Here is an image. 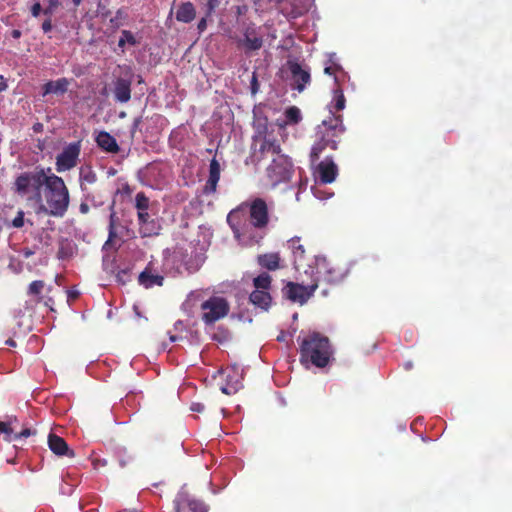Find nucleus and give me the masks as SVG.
I'll use <instances>...</instances> for the list:
<instances>
[{
  "label": "nucleus",
  "instance_id": "nucleus-52",
  "mask_svg": "<svg viewBox=\"0 0 512 512\" xmlns=\"http://www.w3.org/2000/svg\"><path fill=\"white\" fill-rule=\"evenodd\" d=\"M34 254V251H32L31 249L29 248H25L22 250V255L24 258H29L31 257L32 255Z\"/></svg>",
  "mask_w": 512,
  "mask_h": 512
},
{
  "label": "nucleus",
  "instance_id": "nucleus-26",
  "mask_svg": "<svg viewBox=\"0 0 512 512\" xmlns=\"http://www.w3.org/2000/svg\"><path fill=\"white\" fill-rule=\"evenodd\" d=\"M258 264L267 270H277L280 267V256L278 253L261 254L257 258Z\"/></svg>",
  "mask_w": 512,
  "mask_h": 512
},
{
  "label": "nucleus",
  "instance_id": "nucleus-45",
  "mask_svg": "<svg viewBox=\"0 0 512 512\" xmlns=\"http://www.w3.org/2000/svg\"><path fill=\"white\" fill-rule=\"evenodd\" d=\"M250 88H251V93L252 94L257 93V91L259 89V83H258L257 76H256L255 73H253V75H252V79H251V82H250Z\"/></svg>",
  "mask_w": 512,
  "mask_h": 512
},
{
  "label": "nucleus",
  "instance_id": "nucleus-17",
  "mask_svg": "<svg viewBox=\"0 0 512 512\" xmlns=\"http://www.w3.org/2000/svg\"><path fill=\"white\" fill-rule=\"evenodd\" d=\"M319 179L324 184L332 183L338 174V168L331 158L321 161L317 167Z\"/></svg>",
  "mask_w": 512,
  "mask_h": 512
},
{
  "label": "nucleus",
  "instance_id": "nucleus-19",
  "mask_svg": "<svg viewBox=\"0 0 512 512\" xmlns=\"http://www.w3.org/2000/svg\"><path fill=\"white\" fill-rule=\"evenodd\" d=\"M114 97L120 103H126L131 99V81L118 78L114 83Z\"/></svg>",
  "mask_w": 512,
  "mask_h": 512
},
{
  "label": "nucleus",
  "instance_id": "nucleus-33",
  "mask_svg": "<svg viewBox=\"0 0 512 512\" xmlns=\"http://www.w3.org/2000/svg\"><path fill=\"white\" fill-rule=\"evenodd\" d=\"M73 255V246L70 241H61L57 252L58 259H68Z\"/></svg>",
  "mask_w": 512,
  "mask_h": 512
},
{
  "label": "nucleus",
  "instance_id": "nucleus-5",
  "mask_svg": "<svg viewBox=\"0 0 512 512\" xmlns=\"http://www.w3.org/2000/svg\"><path fill=\"white\" fill-rule=\"evenodd\" d=\"M50 173H52L51 168L46 172L42 167L21 173L14 181L15 192L20 196H27L29 200L42 202V191Z\"/></svg>",
  "mask_w": 512,
  "mask_h": 512
},
{
  "label": "nucleus",
  "instance_id": "nucleus-3",
  "mask_svg": "<svg viewBox=\"0 0 512 512\" xmlns=\"http://www.w3.org/2000/svg\"><path fill=\"white\" fill-rule=\"evenodd\" d=\"M299 353L302 364L324 368L329 364L333 350L328 337L313 332L302 339Z\"/></svg>",
  "mask_w": 512,
  "mask_h": 512
},
{
  "label": "nucleus",
  "instance_id": "nucleus-48",
  "mask_svg": "<svg viewBox=\"0 0 512 512\" xmlns=\"http://www.w3.org/2000/svg\"><path fill=\"white\" fill-rule=\"evenodd\" d=\"M125 276H128V270H120L117 275H116V278H117V281L122 283V284H125L126 280L124 279Z\"/></svg>",
  "mask_w": 512,
  "mask_h": 512
},
{
  "label": "nucleus",
  "instance_id": "nucleus-35",
  "mask_svg": "<svg viewBox=\"0 0 512 512\" xmlns=\"http://www.w3.org/2000/svg\"><path fill=\"white\" fill-rule=\"evenodd\" d=\"M135 207L137 210H148L149 209V198L144 192H138L135 196Z\"/></svg>",
  "mask_w": 512,
  "mask_h": 512
},
{
  "label": "nucleus",
  "instance_id": "nucleus-54",
  "mask_svg": "<svg viewBox=\"0 0 512 512\" xmlns=\"http://www.w3.org/2000/svg\"><path fill=\"white\" fill-rule=\"evenodd\" d=\"M8 88V85L6 82L2 81L0 82V93L5 91Z\"/></svg>",
  "mask_w": 512,
  "mask_h": 512
},
{
  "label": "nucleus",
  "instance_id": "nucleus-32",
  "mask_svg": "<svg viewBox=\"0 0 512 512\" xmlns=\"http://www.w3.org/2000/svg\"><path fill=\"white\" fill-rule=\"evenodd\" d=\"M332 107L335 111H342L346 105V99L343 90L338 87L334 89Z\"/></svg>",
  "mask_w": 512,
  "mask_h": 512
},
{
  "label": "nucleus",
  "instance_id": "nucleus-37",
  "mask_svg": "<svg viewBox=\"0 0 512 512\" xmlns=\"http://www.w3.org/2000/svg\"><path fill=\"white\" fill-rule=\"evenodd\" d=\"M126 43H129L131 45H135L136 44V39L134 37V35L132 34V32L128 31V30H123L122 33H121V37L118 41V46L119 47H124Z\"/></svg>",
  "mask_w": 512,
  "mask_h": 512
},
{
  "label": "nucleus",
  "instance_id": "nucleus-62",
  "mask_svg": "<svg viewBox=\"0 0 512 512\" xmlns=\"http://www.w3.org/2000/svg\"><path fill=\"white\" fill-rule=\"evenodd\" d=\"M120 116H121V117H125V113H124V112H122V113L120 114Z\"/></svg>",
  "mask_w": 512,
  "mask_h": 512
},
{
  "label": "nucleus",
  "instance_id": "nucleus-13",
  "mask_svg": "<svg viewBox=\"0 0 512 512\" xmlns=\"http://www.w3.org/2000/svg\"><path fill=\"white\" fill-rule=\"evenodd\" d=\"M222 374L224 375L225 380V383L220 386L222 393L226 395H233L243 387L242 371L237 365L227 367Z\"/></svg>",
  "mask_w": 512,
  "mask_h": 512
},
{
  "label": "nucleus",
  "instance_id": "nucleus-28",
  "mask_svg": "<svg viewBox=\"0 0 512 512\" xmlns=\"http://www.w3.org/2000/svg\"><path fill=\"white\" fill-rule=\"evenodd\" d=\"M288 246L292 250L294 255V261L295 263L302 261L305 255V249L304 246L300 243L299 237L291 238L288 241Z\"/></svg>",
  "mask_w": 512,
  "mask_h": 512
},
{
  "label": "nucleus",
  "instance_id": "nucleus-40",
  "mask_svg": "<svg viewBox=\"0 0 512 512\" xmlns=\"http://www.w3.org/2000/svg\"><path fill=\"white\" fill-rule=\"evenodd\" d=\"M48 6L43 10L45 16L51 17L55 9H57L61 3L59 0H47Z\"/></svg>",
  "mask_w": 512,
  "mask_h": 512
},
{
  "label": "nucleus",
  "instance_id": "nucleus-7",
  "mask_svg": "<svg viewBox=\"0 0 512 512\" xmlns=\"http://www.w3.org/2000/svg\"><path fill=\"white\" fill-rule=\"evenodd\" d=\"M81 153V141H76L66 145L62 152L56 157V171L61 173L69 171L77 166Z\"/></svg>",
  "mask_w": 512,
  "mask_h": 512
},
{
  "label": "nucleus",
  "instance_id": "nucleus-47",
  "mask_svg": "<svg viewBox=\"0 0 512 512\" xmlns=\"http://www.w3.org/2000/svg\"><path fill=\"white\" fill-rule=\"evenodd\" d=\"M141 117H137L133 120V124L131 127V136L134 137L135 132L138 130L139 125L141 124Z\"/></svg>",
  "mask_w": 512,
  "mask_h": 512
},
{
  "label": "nucleus",
  "instance_id": "nucleus-53",
  "mask_svg": "<svg viewBox=\"0 0 512 512\" xmlns=\"http://www.w3.org/2000/svg\"><path fill=\"white\" fill-rule=\"evenodd\" d=\"M22 33L20 30L18 29H14L12 30L11 32V36L14 38V39H19L21 37Z\"/></svg>",
  "mask_w": 512,
  "mask_h": 512
},
{
  "label": "nucleus",
  "instance_id": "nucleus-50",
  "mask_svg": "<svg viewBox=\"0 0 512 512\" xmlns=\"http://www.w3.org/2000/svg\"><path fill=\"white\" fill-rule=\"evenodd\" d=\"M90 208L87 202H81L79 205V211L81 214H87L89 212Z\"/></svg>",
  "mask_w": 512,
  "mask_h": 512
},
{
  "label": "nucleus",
  "instance_id": "nucleus-36",
  "mask_svg": "<svg viewBox=\"0 0 512 512\" xmlns=\"http://www.w3.org/2000/svg\"><path fill=\"white\" fill-rule=\"evenodd\" d=\"M159 230H160V226L157 225L155 220H151L150 223H149V226H144V227L140 228V232L145 237L153 236V235H158L159 234Z\"/></svg>",
  "mask_w": 512,
  "mask_h": 512
},
{
  "label": "nucleus",
  "instance_id": "nucleus-31",
  "mask_svg": "<svg viewBox=\"0 0 512 512\" xmlns=\"http://www.w3.org/2000/svg\"><path fill=\"white\" fill-rule=\"evenodd\" d=\"M113 209H114V204H112V206H111L112 211L110 213L109 227H108L109 235H108V241L106 242V244L110 241H113L117 237L116 226L119 224V218Z\"/></svg>",
  "mask_w": 512,
  "mask_h": 512
},
{
  "label": "nucleus",
  "instance_id": "nucleus-59",
  "mask_svg": "<svg viewBox=\"0 0 512 512\" xmlns=\"http://www.w3.org/2000/svg\"><path fill=\"white\" fill-rule=\"evenodd\" d=\"M109 10H105L102 12V16L107 17L109 15Z\"/></svg>",
  "mask_w": 512,
  "mask_h": 512
},
{
  "label": "nucleus",
  "instance_id": "nucleus-22",
  "mask_svg": "<svg viewBox=\"0 0 512 512\" xmlns=\"http://www.w3.org/2000/svg\"><path fill=\"white\" fill-rule=\"evenodd\" d=\"M196 17V10L191 2H184L179 5L176 11V20L182 23H190Z\"/></svg>",
  "mask_w": 512,
  "mask_h": 512
},
{
  "label": "nucleus",
  "instance_id": "nucleus-39",
  "mask_svg": "<svg viewBox=\"0 0 512 512\" xmlns=\"http://www.w3.org/2000/svg\"><path fill=\"white\" fill-rule=\"evenodd\" d=\"M33 434H35V431H32L30 428H25L20 432H15V434H13V437H6V440L9 442L16 441L22 438H27Z\"/></svg>",
  "mask_w": 512,
  "mask_h": 512
},
{
  "label": "nucleus",
  "instance_id": "nucleus-42",
  "mask_svg": "<svg viewBox=\"0 0 512 512\" xmlns=\"http://www.w3.org/2000/svg\"><path fill=\"white\" fill-rule=\"evenodd\" d=\"M0 433L5 434V438L13 437V434H15V432L11 428V421H9V422L0 421Z\"/></svg>",
  "mask_w": 512,
  "mask_h": 512
},
{
  "label": "nucleus",
  "instance_id": "nucleus-49",
  "mask_svg": "<svg viewBox=\"0 0 512 512\" xmlns=\"http://www.w3.org/2000/svg\"><path fill=\"white\" fill-rule=\"evenodd\" d=\"M206 28H207V20L204 17V18L200 19V21L198 22L197 29H198L199 33H202L206 30Z\"/></svg>",
  "mask_w": 512,
  "mask_h": 512
},
{
  "label": "nucleus",
  "instance_id": "nucleus-10",
  "mask_svg": "<svg viewBox=\"0 0 512 512\" xmlns=\"http://www.w3.org/2000/svg\"><path fill=\"white\" fill-rule=\"evenodd\" d=\"M287 67L291 75V87L299 93L303 92L311 82V75L308 68H304L294 60L287 61Z\"/></svg>",
  "mask_w": 512,
  "mask_h": 512
},
{
  "label": "nucleus",
  "instance_id": "nucleus-16",
  "mask_svg": "<svg viewBox=\"0 0 512 512\" xmlns=\"http://www.w3.org/2000/svg\"><path fill=\"white\" fill-rule=\"evenodd\" d=\"M221 167L218 160L214 157L210 161L209 165V176L206 181V184L203 188V193L205 195L214 194L217 190V185L220 180Z\"/></svg>",
  "mask_w": 512,
  "mask_h": 512
},
{
  "label": "nucleus",
  "instance_id": "nucleus-20",
  "mask_svg": "<svg viewBox=\"0 0 512 512\" xmlns=\"http://www.w3.org/2000/svg\"><path fill=\"white\" fill-rule=\"evenodd\" d=\"M281 147L277 139L270 138V137H264V139L261 142L260 148H259V154L260 156L257 157V161H261L265 158L267 154L271 155H280Z\"/></svg>",
  "mask_w": 512,
  "mask_h": 512
},
{
  "label": "nucleus",
  "instance_id": "nucleus-44",
  "mask_svg": "<svg viewBox=\"0 0 512 512\" xmlns=\"http://www.w3.org/2000/svg\"><path fill=\"white\" fill-rule=\"evenodd\" d=\"M42 6L39 1H34L30 7V12L33 17H38L41 13H43Z\"/></svg>",
  "mask_w": 512,
  "mask_h": 512
},
{
  "label": "nucleus",
  "instance_id": "nucleus-24",
  "mask_svg": "<svg viewBox=\"0 0 512 512\" xmlns=\"http://www.w3.org/2000/svg\"><path fill=\"white\" fill-rule=\"evenodd\" d=\"M138 282L140 285L144 286L145 288L149 289L153 286H162L164 283V277L161 275H154L151 274L147 269L142 271L139 274Z\"/></svg>",
  "mask_w": 512,
  "mask_h": 512
},
{
  "label": "nucleus",
  "instance_id": "nucleus-11",
  "mask_svg": "<svg viewBox=\"0 0 512 512\" xmlns=\"http://www.w3.org/2000/svg\"><path fill=\"white\" fill-rule=\"evenodd\" d=\"M317 288V282L313 281L307 286L288 282L283 291L289 300L304 304L313 295Z\"/></svg>",
  "mask_w": 512,
  "mask_h": 512
},
{
  "label": "nucleus",
  "instance_id": "nucleus-18",
  "mask_svg": "<svg viewBox=\"0 0 512 512\" xmlns=\"http://www.w3.org/2000/svg\"><path fill=\"white\" fill-rule=\"evenodd\" d=\"M95 141L98 147L105 152L116 154L120 150L116 139L106 131H100L97 134Z\"/></svg>",
  "mask_w": 512,
  "mask_h": 512
},
{
  "label": "nucleus",
  "instance_id": "nucleus-34",
  "mask_svg": "<svg viewBox=\"0 0 512 512\" xmlns=\"http://www.w3.org/2000/svg\"><path fill=\"white\" fill-rule=\"evenodd\" d=\"M285 117L289 123L297 124L301 120L300 109L296 106H291L285 111Z\"/></svg>",
  "mask_w": 512,
  "mask_h": 512
},
{
  "label": "nucleus",
  "instance_id": "nucleus-25",
  "mask_svg": "<svg viewBox=\"0 0 512 512\" xmlns=\"http://www.w3.org/2000/svg\"><path fill=\"white\" fill-rule=\"evenodd\" d=\"M80 187L82 191H86V184L92 185L97 181V174L92 166L84 165L79 170Z\"/></svg>",
  "mask_w": 512,
  "mask_h": 512
},
{
  "label": "nucleus",
  "instance_id": "nucleus-6",
  "mask_svg": "<svg viewBox=\"0 0 512 512\" xmlns=\"http://www.w3.org/2000/svg\"><path fill=\"white\" fill-rule=\"evenodd\" d=\"M201 319L206 326H212L224 319L230 311V305L222 296H211L200 305Z\"/></svg>",
  "mask_w": 512,
  "mask_h": 512
},
{
  "label": "nucleus",
  "instance_id": "nucleus-29",
  "mask_svg": "<svg viewBox=\"0 0 512 512\" xmlns=\"http://www.w3.org/2000/svg\"><path fill=\"white\" fill-rule=\"evenodd\" d=\"M271 281V276L268 273L263 272L254 278L253 285L255 289L269 291L271 288Z\"/></svg>",
  "mask_w": 512,
  "mask_h": 512
},
{
  "label": "nucleus",
  "instance_id": "nucleus-14",
  "mask_svg": "<svg viewBox=\"0 0 512 512\" xmlns=\"http://www.w3.org/2000/svg\"><path fill=\"white\" fill-rule=\"evenodd\" d=\"M291 164L284 155H278L273 158L272 163L268 166V176L275 182H280L288 178Z\"/></svg>",
  "mask_w": 512,
  "mask_h": 512
},
{
  "label": "nucleus",
  "instance_id": "nucleus-1",
  "mask_svg": "<svg viewBox=\"0 0 512 512\" xmlns=\"http://www.w3.org/2000/svg\"><path fill=\"white\" fill-rule=\"evenodd\" d=\"M227 223L238 240H249V244H258L263 235L252 234V228L264 230L269 223L268 206L262 198L243 203L227 216Z\"/></svg>",
  "mask_w": 512,
  "mask_h": 512
},
{
  "label": "nucleus",
  "instance_id": "nucleus-61",
  "mask_svg": "<svg viewBox=\"0 0 512 512\" xmlns=\"http://www.w3.org/2000/svg\"><path fill=\"white\" fill-rule=\"evenodd\" d=\"M122 13H123V12H122V10H121V9H119V10L117 11V13H116L117 17H122Z\"/></svg>",
  "mask_w": 512,
  "mask_h": 512
},
{
  "label": "nucleus",
  "instance_id": "nucleus-58",
  "mask_svg": "<svg viewBox=\"0 0 512 512\" xmlns=\"http://www.w3.org/2000/svg\"><path fill=\"white\" fill-rule=\"evenodd\" d=\"M81 1H82V0H72L73 4H74L75 6H79V5L81 4Z\"/></svg>",
  "mask_w": 512,
  "mask_h": 512
},
{
  "label": "nucleus",
  "instance_id": "nucleus-12",
  "mask_svg": "<svg viewBox=\"0 0 512 512\" xmlns=\"http://www.w3.org/2000/svg\"><path fill=\"white\" fill-rule=\"evenodd\" d=\"M341 274L338 269L332 267L329 261L325 257L315 258V275L313 276V282H317V286L320 281L333 283L339 280Z\"/></svg>",
  "mask_w": 512,
  "mask_h": 512
},
{
  "label": "nucleus",
  "instance_id": "nucleus-2",
  "mask_svg": "<svg viewBox=\"0 0 512 512\" xmlns=\"http://www.w3.org/2000/svg\"><path fill=\"white\" fill-rule=\"evenodd\" d=\"M39 204L38 212H43L48 216L63 217L70 204V193L64 180L50 173L49 179L42 191V202Z\"/></svg>",
  "mask_w": 512,
  "mask_h": 512
},
{
  "label": "nucleus",
  "instance_id": "nucleus-60",
  "mask_svg": "<svg viewBox=\"0 0 512 512\" xmlns=\"http://www.w3.org/2000/svg\"><path fill=\"white\" fill-rule=\"evenodd\" d=\"M85 199H86V200H92L91 194H90V193H87V194L85 195Z\"/></svg>",
  "mask_w": 512,
  "mask_h": 512
},
{
  "label": "nucleus",
  "instance_id": "nucleus-43",
  "mask_svg": "<svg viewBox=\"0 0 512 512\" xmlns=\"http://www.w3.org/2000/svg\"><path fill=\"white\" fill-rule=\"evenodd\" d=\"M24 212L22 210L17 212L16 217L12 220V226L14 228H21L24 225Z\"/></svg>",
  "mask_w": 512,
  "mask_h": 512
},
{
  "label": "nucleus",
  "instance_id": "nucleus-51",
  "mask_svg": "<svg viewBox=\"0 0 512 512\" xmlns=\"http://www.w3.org/2000/svg\"><path fill=\"white\" fill-rule=\"evenodd\" d=\"M191 410L196 411V412H203L204 405L201 403H193L191 406Z\"/></svg>",
  "mask_w": 512,
  "mask_h": 512
},
{
  "label": "nucleus",
  "instance_id": "nucleus-38",
  "mask_svg": "<svg viewBox=\"0 0 512 512\" xmlns=\"http://www.w3.org/2000/svg\"><path fill=\"white\" fill-rule=\"evenodd\" d=\"M330 62H331L330 65H327L324 68V73L327 75H330V76H334L335 83L338 84V78L336 76V73L341 70V66L339 64L333 62L332 60H330Z\"/></svg>",
  "mask_w": 512,
  "mask_h": 512
},
{
  "label": "nucleus",
  "instance_id": "nucleus-8",
  "mask_svg": "<svg viewBox=\"0 0 512 512\" xmlns=\"http://www.w3.org/2000/svg\"><path fill=\"white\" fill-rule=\"evenodd\" d=\"M263 44V35L254 24L248 25L243 31V37L237 40L238 47L242 48L247 55L260 50Z\"/></svg>",
  "mask_w": 512,
  "mask_h": 512
},
{
  "label": "nucleus",
  "instance_id": "nucleus-21",
  "mask_svg": "<svg viewBox=\"0 0 512 512\" xmlns=\"http://www.w3.org/2000/svg\"><path fill=\"white\" fill-rule=\"evenodd\" d=\"M250 302L263 310H267L272 302L269 291L255 289L249 296Z\"/></svg>",
  "mask_w": 512,
  "mask_h": 512
},
{
  "label": "nucleus",
  "instance_id": "nucleus-56",
  "mask_svg": "<svg viewBox=\"0 0 512 512\" xmlns=\"http://www.w3.org/2000/svg\"><path fill=\"white\" fill-rule=\"evenodd\" d=\"M6 343H7L9 346H13V347L16 345L15 341H14V340H12V339L7 340V342H6Z\"/></svg>",
  "mask_w": 512,
  "mask_h": 512
},
{
  "label": "nucleus",
  "instance_id": "nucleus-57",
  "mask_svg": "<svg viewBox=\"0 0 512 512\" xmlns=\"http://www.w3.org/2000/svg\"><path fill=\"white\" fill-rule=\"evenodd\" d=\"M41 127H42V125H41V124H36V125H34V131H36V132H37V131H40Z\"/></svg>",
  "mask_w": 512,
  "mask_h": 512
},
{
  "label": "nucleus",
  "instance_id": "nucleus-46",
  "mask_svg": "<svg viewBox=\"0 0 512 512\" xmlns=\"http://www.w3.org/2000/svg\"><path fill=\"white\" fill-rule=\"evenodd\" d=\"M44 33H48L52 30V20L51 17L47 16L41 26Z\"/></svg>",
  "mask_w": 512,
  "mask_h": 512
},
{
  "label": "nucleus",
  "instance_id": "nucleus-15",
  "mask_svg": "<svg viewBox=\"0 0 512 512\" xmlns=\"http://www.w3.org/2000/svg\"><path fill=\"white\" fill-rule=\"evenodd\" d=\"M48 447L57 456L75 457V452L69 448L67 442L54 433L48 435Z\"/></svg>",
  "mask_w": 512,
  "mask_h": 512
},
{
  "label": "nucleus",
  "instance_id": "nucleus-23",
  "mask_svg": "<svg viewBox=\"0 0 512 512\" xmlns=\"http://www.w3.org/2000/svg\"><path fill=\"white\" fill-rule=\"evenodd\" d=\"M186 256L182 250H176L165 259V265L173 264L178 273H182L183 269L190 271V267L185 261Z\"/></svg>",
  "mask_w": 512,
  "mask_h": 512
},
{
  "label": "nucleus",
  "instance_id": "nucleus-41",
  "mask_svg": "<svg viewBox=\"0 0 512 512\" xmlns=\"http://www.w3.org/2000/svg\"><path fill=\"white\" fill-rule=\"evenodd\" d=\"M152 219H150V215L148 210H139L138 211V221L141 227L149 226V223Z\"/></svg>",
  "mask_w": 512,
  "mask_h": 512
},
{
  "label": "nucleus",
  "instance_id": "nucleus-55",
  "mask_svg": "<svg viewBox=\"0 0 512 512\" xmlns=\"http://www.w3.org/2000/svg\"><path fill=\"white\" fill-rule=\"evenodd\" d=\"M78 295H79V293L77 291H69V293H68V296L73 299L77 298Z\"/></svg>",
  "mask_w": 512,
  "mask_h": 512
},
{
  "label": "nucleus",
  "instance_id": "nucleus-30",
  "mask_svg": "<svg viewBox=\"0 0 512 512\" xmlns=\"http://www.w3.org/2000/svg\"><path fill=\"white\" fill-rule=\"evenodd\" d=\"M44 287H45V282L43 280L32 281L28 286L27 295L36 296L37 297L36 301L41 302L42 301L41 294H42V291L44 290Z\"/></svg>",
  "mask_w": 512,
  "mask_h": 512
},
{
  "label": "nucleus",
  "instance_id": "nucleus-4",
  "mask_svg": "<svg viewBox=\"0 0 512 512\" xmlns=\"http://www.w3.org/2000/svg\"><path fill=\"white\" fill-rule=\"evenodd\" d=\"M345 131L343 119L341 115L335 116L334 114L329 120H324L317 130V140L312 146L310 152V161L312 164L316 163L322 152L330 148L336 150L340 141V136Z\"/></svg>",
  "mask_w": 512,
  "mask_h": 512
},
{
  "label": "nucleus",
  "instance_id": "nucleus-27",
  "mask_svg": "<svg viewBox=\"0 0 512 512\" xmlns=\"http://www.w3.org/2000/svg\"><path fill=\"white\" fill-rule=\"evenodd\" d=\"M69 82L66 78H60L56 81H49L44 85V94L65 93L68 89Z\"/></svg>",
  "mask_w": 512,
  "mask_h": 512
},
{
  "label": "nucleus",
  "instance_id": "nucleus-9",
  "mask_svg": "<svg viewBox=\"0 0 512 512\" xmlns=\"http://www.w3.org/2000/svg\"><path fill=\"white\" fill-rule=\"evenodd\" d=\"M173 506L175 512H208L207 505L195 499L184 488L177 493Z\"/></svg>",
  "mask_w": 512,
  "mask_h": 512
}]
</instances>
